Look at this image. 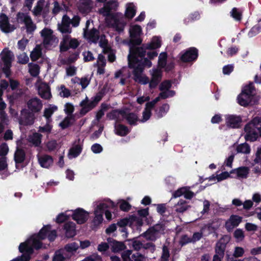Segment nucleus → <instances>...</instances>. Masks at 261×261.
Returning <instances> with one entry per match:
<instances>
[{"instance_id":"obj_62","label":"nucleus","mask_w":261,"mask_h":261,"mask_svg":"<svg viewBox=\"0 0 261 261\" xmlns=\"http://www.w3.org/2000/svg\"><path fill=\"white\" fill-rule=\"evenodd\" d=\"M142 248L148 250L151 253H153L155 250V246L152 242L143 243Z\"/></svg>"},{"instance_id":"obj_33","label":"nucleus","mask_w":261,"mask_h":261,"mask_svg":"<svg viewBox=\"0 0 261 261\" xmlns=\"http://www.w3.org/2000/svg\"><path fill=\"white\" fill-rule=\"evenodd\" d=\"M111 18L114 20L112 27L119 32L123 31L126 24L125 22L117 18L115 16H114V17H111Z\"/></svg>"},{"instance_id":"obj_30","label":"nucleus","mask_w":261,"mask_h":261,"mask_svg":"<svg viewBox=\"0 0 261 261\" xmlns=\"http://www.w3.org/2000/svg\"><path fill=\"white\" fill-rule=\"evenodd\" d=\"M41 239L37 238L35 234L32 236L29 240V242L30 244L33 249L38 250L42 247V243L41 242Z\"/></svg>"},{"instance_id":"obj_16","label":"nucleus","mask_w":261,"mask_h":261,"mask_svg":"<svg viewBox=\"0 0 261 261\" xmlns=\"http://www.w3.org/2000/svg\"><path fill=\"white\" fill-rule=\"evenodd\" d=\"M107 241L111 247L113 252L117 253L124 250L126 247L123 242H120L114 240L112 238H108Z\"/></svg>"},{"instance_id":"obj_42","label":"nucleus","mask_w":261,"mask_h":261,"mask_svg":"<svg viewBox=\"0 0 261 261\" xmlns=\"http://www.w3.org/2000/svg\"><path fill=\"white\" fill-rule=\"evenodd\" d=\"M237 153L248 154L250 152V146L246 143L241 144L236 148Z\"/></svg>"},{"instance_id":"obj_23","label":"nucleus","mask_w":261,"mask_h":261,"mask_svg":"<svg viewBox=\"0 0 261 261\" xmlns=\"http://www.w3.org/2000/svg\"><path fill=\"white\" fill-rule=\"evenodd\" d=\"M25 157V151L22 148L17 147L14 155V160L16 165L23 163Z\"/></svg>"},{"instance_id":"obj_25","label":"nucleus","mask_w":261,"mask_h":261,"mask_svg":"<svg viewBox=\"0 0 261 261\" xmlns=\"http://www.w3.org/2000/svg\"><path fill=\"white\" fill-rule=\"evenodd\" d=\"M38 161L42 167L47 168L53 163L52 157L49 155H43L39 158Z\"/></svg>"},{"instance_id":"obj_18","label":"nucleus","mask_w":261,"mask_h":261,"mask_svg":"<svg viewBox=\"0 0 261 261\" xmlns=\"http://www.w3.org/2000/svg\"><path fill=\"white\" fill-rule=\"evenodd\" d=\"M142 68H138L133 70V74L134 75V80L138 83L146 85L148 83L149 84V78L146 76H141L143 72Z\"/></svg>"},{"instance_id":"obj_4","label":"nucleus","mask_w":261,"mask_h":261,"mask_svg":"<svg viewBox=\"0 0 261 261\" xmlns=\"http://www.w3.org/2000/svg\"><path fill=\"white\" fill-rule=\"evenodd\" d=\"M128 63L129 68L135 70L138 68H142V71L144 70L145 67L149 68L152 66V63L149 58L139 55H136V60L133 58L128 59Z\"/></svg>"},{"instance_id":"obj_49","label":"nucleus","mask_w":261,"mask_h":261,"mask_svg":"<svg viewBox=\"0 0 261 261\" xmlns=\"http://www.w3.org/2000/svg\"><path fill=\"white\" fill-rule=\"evenodd\" d=\"M41 135L39 133H35L30 138V142L35 146H39L41 142Z\"/></svg>"},{"instance_id":"obj_55","label":"nucleus","mask_w":261,"mask_h":261,"mask_svg":"<svg viewBox=\"0 0 261 261\" xmlns=\"http://www.w3.org/2000/svg\"><path fill=\"white\" fill-rule=\"evenodd\" d=\"M41 54V49L40 48H35L31 53V59L33 61H36L40 58Z\"/></svg>"},{"instance_id":"obj_38","label":"nucleus","mask_w":261,"mask_h":261,"mask_svg":"<svg viewBox=\"0 0 261 261\" xmlns=\"http://www.w3.org/2000/svg\"><path fill=\"white\" fill-rule=\"evenodd\" d=\"M70 36L66 35L64 36L62 40L60 43V51L61 53L67 51L69 49V40Z\"/></svg>"},{"instance_id":"obj_1","label":"nucleus","mask_w":261,"mask_h":261,"mask_svg":"<svg viewBox=\"0 0 261 261\" xmlns=\"http://www.w3.org/2000/svg\"><path fill=\"white\" fill-rule=\"evenodd\" d=\"M142 42V39L139 37L136 38H130L129 41V53L128 55L127 58H133L136 60V55H139L141 56H145L146 55V51L144 50L143 44L140 47H137V45L141 44Z\"/></svg>"},{"instance_id":"obj_43","label":"nucleus","mask_w":261,"mask_h":261,"mask_svg":"<svg viewBox=\"0 0 261 261\" xmlns=\"http://www.w3.org/2000/svg\"><path fill=\"white\" fill-rule=\"evenodd\" d=\"M167 54L166 52H163L160 54L158 60V66L161 68H164L167 63Z\"/></svg>"},{"instance_id":"obj_40","label":"nucleus","mask_w":261,"mask_h":261,"mask_svg":"<svg viewBox=\"0 0 261 261\" xmlns=\"http://www.w3.org/2000/svg\"><path fill=\"white\" fill-rule=\"evenodd\" d=\"M230 16L236 21H240L242 19V13L237 8L234 7L230 12Z\"/></svg>"},{"instance_id":"obj_51","label":"nucleus","mask_w":261,"mask_h":261,"mask_svg":"<svg viewBox=\"0 0 261 261\" xmlns=\"http://www.w3.org/2000/svg\"><path fill=\"white\" fill-rule=\"evenodd\" d=\"M131 242L133 248L134 250L139 251L142 248L143 242L140 240L134 238L130 240H127Z\"/></svg>"},{"instance_id":"obj_8","label":"nucleus","mask_w":261,"mask_h":261,"mask_svg":"<svg viewBox=\"0 0 261 261\" xmlns=\"http://www.w3.org/2000/svg\"><path fill=\"white\" fill-rule=\"evenodd\" d=\"M35 120L34 113L27 109H23L20 112L19 123L23 125H30L34 123Z\"/></svg>"},{"instance_id":"obj_57","label":"nucleus","mask_w":261,"mask_h":261,"mask_svg":"<svg viewBox=\"0 0 261 261\" xmlns=\"http://www.w3.org/2000/svg\"><path fill=\"white\" fill-rule=\"evenodd\" d=\"M24 24L28 33L33 32L36 28V25L33 23L32 18L30 19Z\"/></svg>"},{"instance_id":"obj_63","label":"nucleus","mask_w":261,"mask_h":261,"mask_svg":"<svg viewBox=\"0 0 261 261\" xmlns=\"http://www.w3.org/2000/svg\"><path fill=\"white\" fill-rule=\"evenodd\" d=\"M10 25L9 21L8 20L5 22L0 23V29L4 33H9L11 31L10 30Z\"/></svg>"},{"instance_id":"obj_12","label":"nucleus","mask_w":261,"mask_h":261,"mask_svg":"<svg viewBox=\"0 0 261 261\" xmlns=\"http://www.w3.org/2000/svg\"><path fill=\"white\" fill-rule=\"evenodd\" d=\"M242 118L241 116L229 115L226 118V124L228 127L239 128L241 127Z\"/></svg>"},{"instance_id":"obj_54","label":"nucleus","mask_w":261,"mask_h":261,"mask_svg":"<svg viewBox=\"0 0 261 261\" xmlns=\"http://www.w3.org/2000/svg\"><path fill=\"white\" fill-rule=\"evenodd\" d=\"M170 256L169 250L168 247L164 245L162 248V253L161 257V261H168Z\"/></svg>"},{"instance_id":"obj_41","label":"nucleus","mask_w":261,"mask_h":261,"mask_svg":"<svg viewBox=\"0 0 261 261\" xmlns=\"http://www.w3.org/2000/svg\"><path fill=\"white\" fill-rule=\"evenodd\" d=\"M29 72L33 77L37 76L39 74L40 67L37 64L29 63Z\"/></svg>"},{"instance_id":"obj_11","label":"nucleus","mask_w":261,"mask_h":261,"mask_svg":"<svg viewBox=\"0 0 261 261\" xmlns=\"http://www.w3.org/2000/svg\"><path fill=\"white\" fill-rule=\"evenodd\" d=\"M89 215V213L83 208H77L73 211L72 218L75 221L77 224H82L88 220Z\"/></svg>"},{"instance_id":"obj_61","label":"nucleus","mask_w":261,"mask_h":261,"mask_svg":"<svg viewBox=\"0 0 261 261\" xmlns=\"http://www.w3.org/2000/svg\"><path fill=\"white\" fill-rule=\"evenodd\" d=\"M74 111V108L71 103H66L65 105V113L67 116H74L72 113Z\"/></svg>"},{"instance_id":"obj_24","label":"nucleus","mask_w":261,"mask_h":261,"mask_svg":"<svg viewBox=\"0 0 261 261\" xmlns=\"http://www.w3.org/2000/svg\"><path fill=\"white\" fill-rule=\"evenodd\" d=\"M253 97L249 95H246V94L240 93L237 97L238 103L244 107H247L251 105Z\"/></svg>"},{"instance_id":"obj_6","label":"nucleus","mask_w":261,"mask_h":261,"mask_svg":"<svg viewBox=\"0 0 261 261\" xmlns=\"http://www.w3.org/2000/svg\"><path fill=\"white\" fill-rule=\"evenodd\" d=\"M230 237L228 235L223 236L216 243L215 247V254L224 257L227 244L230 242Z\"/></svg>"},{"instance_id":"obj_27","label":"nucleus","mask_w":261,"mask_h":261,"mask_svg":"<svg viewBox=\"0 0 261 261\" xmlns=\"http://www.w3.org/2000/svg\"><path fill=\"white\" fill-rule=\"evenodd\" d=\"M136 7L133 3L127 5L125 11V16L128 19H132L136 14Z\"/></svg>"},{"instance_id":"obj_7","label":"nucleus","mask_w":261,"mask_h":261,"mask_svg":"<svg viewBox=\"0 0 261 261\" xmlns=\"http://www.w3.org/2000/svg\"><path fill=\"white\" fill-rule=\"evenodd\" d=\"M119 6L117 0H110L99 10L101 14L105 17H114L115 15L111 13L112 11H116Z\"/></svg>"},{"instance_id":"obj_13","label":"nucleus","mask_w":261,"mask_h":261,"mask_svg":"<svg viewBox=\"0 0 261 261\" xmlns=\"http://www.w3.org/2000/svg\"><path fill=\"white\" fill-rule=\"evenodd\" d=\"M180 60L184 63L191 62L196 59V48L191 47L179 54Z\"/></svg>"},{"instance_id":"obj_10","label":"nucleus","mask_w":261,"mask_h":261,"mask_svg":"<svg viewBox=\"0 0 261 261\" xmlns=\"http://www.w3.org/2000/svg\"><path fill=\"white\" fill-rule=\"evenodd\" d=\"M122 261H145L146 257L139 252L132 254L131 250L124 251L121 254Z\"/></svg>"},{"instance_id":"obj_56","label":"nucleus","mask_w":261,"mask_h":261,"mask_svg":"<svg viewBox=\"0 0 261 261\" xmlns=\"http://www.w3.org/2000/svg\"><path fill=\"white\" fill-rule=\"evenodd\" d=\"M123 111V110H113L111 112L108 113L107 114V117L110 120H114L117 119L118 118V115H120V111Z\"/></svg>"},{"instance_id":"obj_53","label":"nucleus","mask_w":261,"mask_h":261,"mask_svg":"<svg viewBox=\"0 0 261 261\" xmlns=\"http://www.w3.org/2000/svg\"><path fill=\"white\" fill-rule=\"evenodd\" d=\"M80 53L75 51L71 54L66 60L65 63L67 64H71L74 63L79 58Z\"/></svg>"},{"instance_id":"obj_28","label":"nucleus","mask_w":261,"mask_h":261,"mask_svg":"<svg viewBox=\"0 0 261 261\" xmlns=\"http://www.w3.org/2000/svg\"><path fill=\"white\" fill-rule=\"evenodd\" d=\"M19 251L22 253L32 254L34 249L30 245L29 241L23 243H21L19 246Z\"/></svg>"},{"instance_id":"obj_34","label":"nucleus","mask_w":261,"mask_h":261,"mask_svg":"<svg viewBox=\"0 0 261 261\" xmlns=\"http://www.w3.org/2000/svg\"><path fill=\"white\" fill-rule=\"evenodd\" d=\"M51 229V225L49 224L44 225L37 234H35L37 238L41 240H44L47 238L49 230Z\"/></svg>"},{"instance_id":"obj_14","label":"nucleus","mask_w":261,"mask_h":261,"mask_svg":"<svg viewBox=\"0 0 261 261\" xmlns=\"http://www.w3.org/2000/svg\"><path fill=\"white\" fill-rule=\"evenodd\" d=\"M27 105L28 110L34 113L40 112L42 108L41 100L36 97L29 100L27 102Z\"/></svg>"},{"instance_id":"obj_44","label":"nucleus","mask_w":261,"mask_h":261,"mask_svg":"<svg viewBox=\"0 0 261 261\" xmlns=\"http://www.w3.org/2000/svg\"><path fill=\"white\" fill-rule=\"evenodd\" d=\"M233 236L237 242L242 241L245 238L244 232L240 228L236 229L233 233Z\"/></svg>"},{"instance_id":"obj_9","label":"nucleus","mask_w":261,"mask_h":261,"mask_svg":"<svg viewBox=\"0 0 261 261\" xmlns=\"http://www.w3.org/2000/svg\"><path fill=\"white\" fill-rule=\"evenodd\" d=\"M243 217L237 215H231L225 223V228L228 232H231L233 229L238 227L242 222Z\"/></svg>"},{"instance_id":"obj_22","label":"nucleus","mask_w":261,"mask_h":261,"mask_svg":"<svg viewBox=\"0 0 261 261\" xmlns=\"http://www.w3.org/2000/svg\"><path fill=\"white\" fill-rule=\"evenodd\" d=\"M65 236L68 238L73 237L76 234L75 224L72 222L65 223L63 227Z\"/></svg>"},{"instance_id":"obj_50","label":"nucleus","mask_w":261,"mask_h":261,"mask_svg":"<svg viewBox=\"0 0 261 261\" xmlns=\"http://www.w3.org/2000/svg\"><path fill=\"white\" fill-rule=\"evenodd\" d=\"M169 109V105L167 103H164L161 106L159 110L156 111V114L159 118L162 117Z\"/></svg>"},{"instance_id":"obj_52","label":"nucleus","mask_w":261,"mask_h":261,"mask_svg":"<svg viewBox=\"0 0 261 261\" xmlns=\"http://www.w3.org/2000/svg\"><path fill=\"white\" fill-rule=\"evenodd\" d=\"M188 205L185 200H180L176 205V211L179 213H183L187 210Z\"/></svg>"},{"instance_id":"obj_32","label":"nucleus","mask_w":261,"mask_h":261,"mask_svg":"<svg viewBox=\"0 0 261 261\" xmlns=\"http://www.w3.org/2000/svg\"><path fill=\"white\" fill-rule=\"evenodd\" d=\"M75 121L74 116H67L60 123L59 126L62 129H65L72 125L71 121Z\"/></svg>"},{"instance_id":"obj_20","label":"nucleus","mask_w":261,"mask_h":261,"mask_svg":"<svg viewBox=\"0 0 261 261\" xmlns=\"http://www.w3.org/2000/svg\"><path fill=\"white\" fill-rule=\"evenodd\" d=\"M162 45L160 37L154 36L149 43L143 44L144 50L146 49L153 50L160 48Z\"/></svg>"},{"instance_id":"obj_29","label":"nucleus","mask_w":261,"mask_h":261,"mask_svg":"<svg viewBox=\"0 0 261 261\" xmlns=\"http://www.w3.org/2000/svg\"><path fill=\"white\" fill-rule=\"evenodd\" d=\"M115 128L116 131V134L121 137L126 136L130 132L128 127L122 124L115 125Z\"/></svg>"},{"instance_id":"obj_35","label":"nucleus","mask_w":261,"mask_h":261,"mask_svg":"<svg viewBox=\"0 0 261 261\" xmlns=\"http://www.w3.org/2000/svg\"><path fill=\"white\" fill-rule=\"evenodd\" d=\"M129 36L130 38H136L140 36L142 33L141 27L138 24H135L129 29Z\"/></svg>"},{"instance_id":"obj_59","label":"nucleus","mask_w":261,"mask_h":261,"mask_svg":"<svg viewBox=\"0 0 261 261\" xmlns=\"http://www.w3.org/2000/svg\"><path fill=\"white\" fill-rule=\"evenodd\" d=\"M120 209L123 212H128L131 208V205L124 200H121L119 204Z\"/></svg>"},{"instance_id":"obj_39","label":"nucleus","mask_w":261,"mask_h":261,"mask_svg":"<svg viewBox=\"0 0 261 261\" xmlns=\"http://www.w3.org/2000/svg\"><path fill=\"white\" fill-rule=\"evenodd\" d=\"M58 110V107L55 105H50L48 108H45L44 110L43 116L45 117L47 122H49L53 113Z\"/></svg>"},{"instance_id":"obj_5","label":"nucleus","mask_w":261,"mask_h":261,"mask_svg":"<svg viewBox=\"0 0 261 261\" xmlns=\"http://www.w3.org/2000/svg\"><path fill=\"white\" fill-rule=\"evenodd\" d=\"M1 58L4 63L3 71L6 74L7 77L10 74V68L12 66V62L14 58L13 53L9 49H4L1 53Z\"/></svg>"},{"instance_id":"obj_17","label":"nucleus","mask_w":261,"mask_h":261,"mask_svg":"<svg viewBox=\"0 0 261 261\" xmlns=\"http://www.w3.org/2000/svg\"><path fill=\"white\" fill-rule=\"evenodd\" d=\"M120 115L130 125H136L137 121H140L137 115L133 112L127 113L125 110H123L120 111Z\"/></svg>"},{"instance_id":"obj_26","label":"nucleus","mask_w":261,"mask_h":261,"mask_svg":"<svg viewBox=\"0 0 261 261\" xmlns=\"http://www.w3.org/2000/svg\"><path fill=\"white\" fill-rule=\"evenodd\" d=\"M249 168L247 167H240L236 169L232 170L230 173H236L239 177L246 178L249 174Z\"/></svg>"},{"instance_id":"obj_36","label":"nucleus","mask_w":261,"mask_h":261,"mask_svg":"<svg viewBox=\"0 0 261 261\" xmlns=\"http://www.w3.org/2000/svg\"><path fill=\"white\" fill-rule=\"evenodd\" d=\"M99 31L93 28L87 33V36L91 41L96 43L99 38Z\"/></svg>"},{"instance_id":"obj_19","label":"nucleus","mask_w":261,"mask_h":261,"mask_svg":"<svg viewBox=\"0 0 261 261\" xmlns=\"http://www.w3.org/2000/svg\"><path fill=\"white\" fill-rule=\"evenodd\" d=\"M162 77V71L159 69H155L151 75L149 87L151 89H154L161 82Z\"/></svg>"},{"instance_id":"obj_64","label":"nucleus","mask_w":261,"mask_h":261,"mask_svg":"<svg viewBox=\"0 0 261 261\" xmlns=\"http://www.w3.org/2000/svg\"><path fill=\"white\" fill-rule=\"evenodd\" d=\"M9 151V148L6 143H3L0 145V156L6 157Z\"/></svg>"},{"instance_id":"obj_21","label":"nucleus","mask_w":261,"mask_h":261,"mask_svg":"<svg viewBox=\"0 0 261 261\" xmlns=\"http://www.w3.org/2000/svg\"><path fill=\"white\" fill-rule=\"evenodd\" d=\"M182 195L186 199H191L193 197L194 193L190 191L188 188L182 187L175 191L173 193L172 197L174 198H177Z\"/></svg>"},{"instance_id":"obj_45","label":"nucleus","mask_w":261,"mask_h":261,"mask_svg":"<svg viewBox=\"0 0 261 261\" xmlns=\"http://www.w3.org/2000/svg\"><path fill=\"white\" fill-rule=\"evenodd\" d=\"M16 18L18 22L19 23H25L27 22L31 18L30 16H29L28 14L24 13L22 12H18L17 14Z\"/></svg>"},{"instance_id":"obj_46","label":"nucleus","mask_w":261,"mask_h":261,"mask_svg":"<svg viewBox=\"0 0 261 261\" xmlns=\"http://www.w3.org/2000/svg\"><path fill=\"white\" fill-rule=\"evenodd\" d=\"M254 90V87L252 83H250L246 86H245L243 90H242L241 93L246 94V95H249L252 97L253 95V92Z\"/></svg>"},{"instance_id":"obj_3","label":"nucleus","mask_w":261,"mask_h":261,"mask_svg":"<svg viewBox=\"0 0 261 261\" xmlns=\"http://www.w3.org/2000/svg\"><path fill=\"white\" fill-rule=\"evenodd\" d=\"M116 204L114 202L111 201L109 203H100L96 206L94 211L95 217L93 220V223L94 226H97L100 224L103 220V214L105 209L108 207L115 208Z\"/></svg>"},{"instance_id":"obj_15","label":"nucleus","mask_w":261,"mask_h":261,"mask_svg":"<svg viewBox=\"0 0 261 261\" xmlns=\"http://www.w3.org/2000/svg\"><path fill=\"white\" fill-rule=\"evenodd\" d=\"M244 131L246 133L245 139L247 141L254 142L257 140L258 137H261L258 131L250 127L249 124H246L244 127Z\"/></svg>"},{"instance_id":"obj_37","label":"nucleus","mask_w":261,"mask_h":261,"mask_svg":"<svg viewBox=\"0 0 261 261\" xmlns=\"http://www.w3.org/2000/svg\"><path fill=\"white\" fill-rule=\"evenodd\" d=\"M157 232L154 228L152 226L149 227L145 232L143 233V236L148 240L155 241L156 238Z\"/></svg>"},{"instance_id":"obj_58","label":"nucleus","mask_w":261,"mask_h":261,"mask_svg":"<svg viewBox=\"0 0 261 261\" xmlns=\"http://www.w3.org/2000/svg\"><path fill=\"white\" fill-rule=\"evenodd\" d=\"M172 86V83L169 80H165L162 82L160 86L159 90L161 91L164 90H168L171 88Z\"/></svg>"},{"instance_id":"obj_47","label":"nucleus","mask_w":261,"mask_h":261,"mask_svg":"<svg viewBox=\"0 0 261 261\" xmlns=\"http://www.w3.org/2000/svg\"><path fill=\"white\" fill-rule=\"evenodd\" d=\"M79 248V243L74 242L66 244L64 247V249L68 252H72L76 251Z\"/></svg>"},{"instance_id":"obj_60","label":"nucleus","mask_w":261,"mask_h":261,"mask_svg":"<svg viewBox=\"0 0 261 261\" xmlns=\"http://www.w3.org/2000/svg\"><path fill=\"white\" fill-rule=\"evenodd\" d=\"M261 32V25L257 24L253 26L249 32V35L251 37L255 36L258 33Z\"/></svg>"},{"instance_id":"obj_2","label":"nucleus","mask_w":261,"mask_h":261,"mask_svg":"<svg viewBox=\"0 0 261 261\" xmlns=\"http://www.w3.org/2000/svg\"><path fill=\"white\" fill-rule=\"evenodd\" d=\"M103 95L104 92L101 91L92 98V100L90 101L87 97L82 100L80 103V106L82 107L80 112V114L82 116H84L93 109L101 100Z\"/></svg>"},{"instance_id":"obj_48","label":"nucleus","mask_w":261,"mask_h":261,"mask_svg":"<svg viewBox=\"0 0 261 261\" xmlns=\"http://www.w3.org/2000/svg\"><path fill=\"white\" fill-rule=\"evenodd\" d=\"M82 151V147L80 145H76L69 150V154L73 157L76 158L79 156Z\"/></svg>"},{"instance_id":"obj_31","label":"nucleus","mask_w":261,"mask_h":261,"mask_svg":"<svg viewBox=\"0 0 261 261\" xmlns=\"http://www.w3.org/2000/svg\"><path fill=\"white\" fill-rule=\"evenodd\" d=\"M196 240V232L193 234L192 237H189L187 234H184L181 236L179 240V244L181 246H185L188 243L194 242Z\"/></svg>"}]
</instances>
